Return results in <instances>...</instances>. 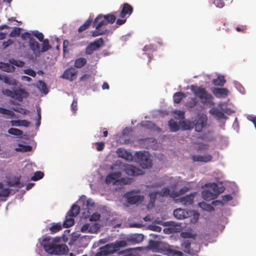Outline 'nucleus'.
I'll list each match as a JSON object with an SVG mask.
<instances>
[{
  "instance_id": "obj_57",
  "label": "nucleus",
  "mask_w": 256,
  "mask_h": 256,
  "mask_svg": "<svg viewBox=\"0 0 256 256\" xmlns=\"http://www.w3.org/2000/svg\"><path fill=\"white\" fill-rule=\"evenodd\" d=\"M4 96H6L8 97H10L12 98H14V90L12 91L11 90L6 89V90H3L2 92Z\"/></svg>"
},
{
  "instance_id": "obj_1",
  "label": "nucleus",
  "mask_w": 256,
  "mask_h": 256,
  "mask_svg": "<svg viewBox=\"0 0 256 256\" xmlns=\"http://www.w3.org/2000/svg\"><path fill=\"white\" fill-rule=\"evenodd\" d=\"M40 243L44 250L50 254H64L68 250V246L65 244H58L50 242V237L49 236H43Z\"/></svg>"
},
{
  "instance_id": "obj_13",
  "label": "nucleus",
  "mask_w": 256,
  "mask_h": 256,
  "mask_svg": "<svg viewBox=\"0 0 256 256\" xmlns=\"http://www.w3.org/2000/svg\"><path fill=\"white\" fill-rule=\"evenodd\" d=\"M77 73L78 71L75 68H69L64 72L62 78L72 82L76 78Z\"/></svg>"
},
{
  "instance_id": "obj_62",
  "label": "nucleus",
  "mask_w": 256,
  "mask_h": 256,
  "mask_svg": "<svg viewBox=\"0 0 256 256\" xmlns=\"http://www.w3.org/2000/svg\"><path fill=\"white\" fill-rule=\"evenodd\" d=\"M97 146L96 150L98 151H102L104 148V142H97L96 143Z\"/></svg>"
},
{
  "instance_id": "obj_17",
  "label": "nucleus",
  "mask_w": 256,
  "mask_h": 256,
  "mask_svg": "<svg viewBox=\"0 0 256 256\" xmlns=\"http://www.w3.org/2000/svg\"><path fill=\"white\" fill-rule=\"evenodd\" d=\"M196 194V192H193L190 194H187L185 196H182L180 198V202L182 204L185 206L192 204L194 203Z\"/></svg>"
},
{
  "instance_id": "obj_36",
  "label": "nucleus",
  "mask_w": 256,
  "mask_h": 256,
  "mask_svg": "<svg viewBox=\"0 0 256 256\" xmlns=\"http://www.w3.org/2000/svg\"><path fill=\"white\" fill-rule=\"evenodd\" d=\"M92 20H90V18L87 20L84 24L79 27L78 28V32H82L83 31L87 30L92 24Z\"/></svg>"
},
{
  "instance_id": "obj_19",
  "label": "nucleus",
  "mask_w": 256,
  "mask_h": 256,
  "mask_svg": "<svg viewBox=\"0 0 256 256\" xmlns=\"http://www.w3.org/2000/svg\"><path fill=\"white\" fill-rule=\"evenodd\" d=\"M174 216L178 220H182L189 216V212L185 210L179 208L174 211Z\"/></svg>"
},
{
  "instance_id": "obj_16",
  "label": "nucleus",
  "mask_w": 256,
  "mask_h": 256,
  "mask_svg": "<svg viewBox=\"0 0 256 256\" xmlns=\"http://www.w3.org/2000/svg\"><path fill=\"white\" fill-rule=\"evenodd\" d=\"M106 24H108L106 19L102 14L98 15L93 22V26L95 27L96 30H98L102 26Z\"/></svg>"
},
{
  "instance_id": "obj_42",
  "label": "nucleus",
  "mask_w": 256,
  "mask_h": 256,
  "mask_svg": "<svg viewBox=\"0 0 256 256\" xmlns=\"http://www.w3.org/2000/svg\"><path fill=\"white\" fill-rule=\"evenodd\" d=\"M8 62L12 66H16L20 68L23 67L25 64L24 62L20 60H16L14 58L10 59Z\"/></svg>"
},
{
  "instance_id": "obj_59",
  "label": "nucleus",
  "mask_w": 256,
  "mask_h": 256,
  "mask_svg": "<svg viewBox=\"0 0 256 256\" xmlns=\"http://www.w3.org/2000/svg\"><path fill=\"white\" fill-rule=\"evenodd\" d=\"M158 194V192H150L148 194L150 198V201L152 204H154L155 202Z\"/></svg>"
},
{
  "instance_id": "obj_2",
  "label": "nucleus",
  "mask_w": 256,
  "mask_h": 256,
  "mask_svg": "<svg viewBox=\"0 0 256 256\" xmlns=\"http://www.w3.org/2000/svg\"><path fill=\"white\" fill-rule=\"evenodd\" d=\"M190 89L194 94L200 98L202 104H206L210 103L212 101V94L208 93L204 88L192 86Z\"/></svg>"
},
{
  "instance_id": "obj_43",
  "label": "nucleus",
  "mask_w": 256,
  "mask_h": 256,
  "mask_svg": "<svg viewBox=\"0 0 256 256\" xmlns=\"http://www.w3.org/2000/svg\"><path fill=\"white\" fill-rule=\"evenodd\" d=\"M158 245L159 241L150 240L149 242V247L154 252H158Z\"/></svg>"
},
{
  "instance_id": "obj_22",
  "label": "nucleus",
  "mask_w": 256,
  "mask_h": 256,
  "mask_svg": "<svg viewBox=\"0 0 256 256\" xmlns=\"http://www.w3.org/2000/svg\"><path fill=\"white\" fill-rule=\"evenodd\" d=\"M116 153L120 158L128 160H132L131 154L123 148H118L116 150Z\"/></svg>"
},
{
  "instance_id": "obj_12",
  "label": "nucleus",
  "mask_w": 256,
  "mask_h": 256,
  "mask_svg": "<svg viewBox=\"0 0 256 256\" xmlns=\"http://www.w3.org/2000/svg\"><path fill=\"white\" fill-rule=\"evenodd\" d=\"M14 98L13 99L17 100L20 102L23 100L24 98H27L29 94L24 89L20 88L16 89L14 90Z\"/></svg>"
},
{
  "instance_id": "obj_9",
  "label": "nucleus",
  "mask_w": 256,
  "mask_h": 256,
  "mask_svg": "<svg viewBox=\"0 0 256 256\" xmlns=\"http://www.w3.org/2000/svg\"><path fill=\"white\" fill-rule=\"evenodd\" d=\"M104 45V39L102 38L96 39L92 42H91L86 48L85 52L86 54H91L94 51L98 50Z\"/></svg>"
},
{
  "instance_id": "obj_8",
  "label": "nucleus",
  "mask_w": 256,
  "mask_h": 256,
  "mask_svg": "<svg viewBox=\"0 0 256 256\" xmlns=\"http://www.w3.org/2000/svg\"><path fill=\"white\" fill-rule=\"evenodd\" d=\"M207 116L203 114H199L197 116L193 122V126L195 130L198 132H200L202 130L207 124Z\"/></svg>"
},
{
  "instance_id": "obj_35",
  "label": "nucleus",
  "mask_w": 256,
  "mask_h": 256,
  "mask_svg": "<svg viewBox=\"0 0 256 256\" xmlns=\"http://www.w3.org/2000/svg\"><path fill=\"white\" fill-rule=\"evenodd\" d=\"M209 112L210 114L216 116L219 118H222L225 117L224 114L222 112L220 111L218 109L216 108H211L209 110Z\"/></svg>"
},
{
  "instance_id": "obj_26",
  "label": "nucleus",
  "mask_w": 256,
  "mask_h": 256,
  "mask_svg": "<svg viewBox=\"0 0 256 256\" xmlns=\"http://www.w3.org/2000/svg\"><path fill=\"white\" fill-rule=\"evenodd\" d=\"M0 68L3 71L8 72H13L15 70V68L14 66L10 63L8 64L2 62H0Z\"/></svg>"
},
{
  "instance_id": "obj_7",
  "label": "nucleus",
  "mask_w": 256,
  "mask_h": 256,
  "mask_svg": "<svg viewBox=\"0 0 256 256\" xmlns=\"http://www.w3.org/2000/svg\"><path fill=\"white\" fill-rule=\"evenodd\" d=\"M136 157L142 168H149L152 166V162L146 152L144 151L137 152Z\"/></svg>"
},
{
  "instance_id": "obj_54",
  "label": "nucleus",
  "mask_w": 256,
  "mask_h": 256,
  "mask_svg": "<svg viewBox=\"0 0 256 256\" xmlns=\"http://www.w3.org/2000/svg\"><path fill=\"white\" fill-rule=\"evenodd\" d=\"M170 190L167 188H162L159 193L162 196H168L170 195Z\"/></svg>"
},
{
  "instance_id": "obj_61",
  "label": "nucleus",
  "mask_w": 256,
  "mask_h": 256,
  "mask_svg": "<svg viewBox=\"0 0 256 256\" xmlns=\"http://www.w3.org/2000/svg\"><path fill=\"white\" fill-rule=\"evenodd\" d=\"M34 36L38 38L40 42L43 41L44 40V35L42 32H36L34 34Z\"/></svg>"
},
{
  "instance_id": "obj_21",
  "label": "nucleus",
  "mask_w": 256,
  "mask_h": 256,
  "mask_svg": "<svg viewBox=\"0 0 256 256\" xmlns=\"http://www.w3.org/2000/svg\"><path fill=\"white\" fill-rule=\"evenodd\" d=\"M128 202L130 204H138L144 200V196L140 195H129L127 196Z\"/></svg>"
},
{
  "instance_id": "obj_15",
  "label": "nucleus",
  "mask_w": 256,
  "mask_h": 256,
  "mask_svg": "<svg viewBox=\"0 0 256 256\" xmlns=\"http://www.w3.org/2000/svg\"><path fill=\"white\" fill-rule=\"evenodd\" d=\"M192 159L193 162H208L212 161V156L210 154L202 155H193L192 156Z\"/></svg>"
},
{
  "instance_id": "obj_37",
  "label": "nucleus",
  "mask_w": 256,
  "mask_h": 256,
  "mask_svg": "<svg viewBox=\"0 0 256 256\" xmlns=\"http://www.w3.org/2000/svg\"><path fill=\"white\" fill-rule=\"evenodd\" d=\"M37 88L44 94H47L48 90L46 84L42 80H39L37 84Z\"/></svg>"
},
{
  "instance_id": "obj_29",
  "label": "nucleus",
  "mask_w": 256,
  "mask_h": 256,
  "mask_svg": "<svg viewBox=\"0 0 256 256\" xmlns=\"http://www.w3.org/2000/svg\"><path fill=\"white\" fill-rule=\"evenodd\" d=\"M80 210V207L76 204H74L67 214L70 216V217H76L78 214Z\"/></svg>"
},
{
  "instance_id": "obj_56",
  "label": "nucleus",
  "mask_w": 256,
  "mask_h": 256,
  "mask_svg": "<svg viewBox=\"0 0 256 256\" xmlns=\"http://www.w3.org/2000/svg\"><path fill=\"white\" fill-rule=\"evenodd\" d=\"M71 110L74 114H75L78 110V100L74 98L71 104Z\"/></svg>"
},
{
  "instance_id": "obj_25",
  "label": "nucleus",
  "mask_w": 256,
  "mask_h": 256,
  "mask_svg": "<svg viewBox=\"0 0 256 256\" xmlns=\"http://www.w3.org/2000/svg\"><path fill=\"white\" fill-rule=\"evenodd\" d=\"M118 256H138V254L134 248H128L118 252Z\"/></svg>"
},
{
  "instance_id": "obj_39",
  "label": "nucleus",
  "mask_w": 256,
  "mask_h": 256,
  "mask_svg": "<svg viewBox=\"0 0 256 256\" xmlns=\"http://www.w3.org/2000/svg\"><path fill=\"white\" fill-rule=\"evenodd\" d=\"M62 226L60 224L57 223L52 224L49 228V230L50 232V233L52 234H53L59 232L60 230H62Z\"/></svg>"
},
{
  "instance_id": "obj_41",
  "label": "nucleus",
  "mask_w": 256,
  "mask_h": 256,
  "mask_svg": "<svg viewBox=\"0 0 256 256\" xmlns=\"http://www.w3.org/2000/svg\"><path fill=\"white\" fill-rule=\"evenodd\" d=\"M168 124L170 131L172 132H176L179 130L180 128L178 125V124L177 122H174V120H169Z\"/></svg>"
},
{
  "instance_id": "obj_48",
  "label": "nucleus",
  "mask_w": 256,
  "mask_h": 256,
  "mask_svg": "<svg viewBox=\"0 0 256 256\" xmlns=\"http://www.w3.org/2000/svg\"><path fill=\"white\" fill-rule=\"evenodd\" d=\"M44 174L40 171H37L34 174V175L31 178V180L36 181L44 177Z\"/></svg>"
},
{
  "instance_id": "obj_64",
  "label": "nucleus",
  "mask_w": 256,
  "mask_h": 256,
  "mask_svg": "<svg viewBox=\"0 0 256 256\" xmlns=\"http://www.w3.org/2000/svg\"><path fill=\"white\" fill-rule=\"evenodd\" d=\"M90 224H86L82 226L80 230L82 232L89 233Z\"/></svg>"
},
{
  "instance_id": "obj_63",
  "label": "nucleus",
  "mask_w": 256,
  "mask_h": 256,
  "mask_svg": "<svg viewBox=\"0 0 256 256\" xmlns=\"http://www.w3.org/2000/svg\"><path fill=\"white\" fill-rule=\"evenodd\" d=\"M69 42L67 40H65L63 42V52L64 54H65L66 53L68 52V45Z\"/></svg>"
},
{
  "instance_id": "obj_30",
  "label": "nucleus",
  "mask_w": 256,
  "mask_h": 256,
  "mask_svg": "<svg viewBox=\"0 0 256 256\" xmlns=\"http://www.w3.org/2000/svg\"><path fill=\"white\" fill-rule=\"evenodd\" d=\"M111 244L114 247V252H116L119 248L126 246L128 243L126 240L117 241L114 243H112Z\"/></svg>"
},
{
  "instance_id": "obj_10",
  "label": "nucleus",
  "mask_w": 256,
  "mask_h": 256,
  "mask_svg": "<svg viewBox=\"0 0 256 256\" xmlns=\"http://www.w3.org/2000/svg\"><path fill=\"white\" fill-rule=\"evenodd\" d=\"M124 171L128 176H138L143 174L142 171L131 164L124 165Z\"/></svg>"
},
{
  "instance_id": "obj_33",
  "label": "nucleus",
  "mask_w": 256,
  "mask_h": 256,
  "mask_svg": "<svg viewBox=\"0 0 256 256\" xmlns=\"http://www.w3.org/2000/svg\"><path fill=\"white\" fill-rule=\"evenodd\" d=\"M184 97H186L184 93L182 92H176L173 96L174 102V103L179 104Z\"/></svg>"
},
{
  "instance_id": "obj_14",
  "label": "nucleus",
  "mask_w": 256,
  "mask_h": 256,
  "mask_svg": "<svg viewBox=\"0 0 256 256\" xmlns=\"http://www.w3.org/2000/svg\"><path fill=\"white\" fill-rule=\"evenodd\" d=\"M144 240V236L142 234H132L127 238V241L129 244H139Z\"/></svg>"
},
{
  "instance_id": "obj_47",
  "label": "nucleus",
  "mask_w": 256,
  "mask_h": 256,
  "mask_svg": "<svg viewBox=\"0 0 256 256\" xmlns=\"http://www.w3.org/2000/svg\"><path fill=\"white\" fill-rule=\"evenodd\" d=\"M200 206L204 210L210 212L214 210V208L210 204H208L205 202H202L200 204Z\"/></svg>"
},
{
  "instance_id": "obj_46",
  "label": "nucleus",
  "mask_w": 256,
  "mask_h": 256,
  "mask_svg": "<svg viewBox=\"0 0 256 256\" xmlns=\"http://www.w3.org/2000/svg\"><path fill=\"white\" fill-rule=\"evenodd\" d=\"M100 228L99 224L95 223L92 224H90L89 233L94 234L96 233Z\"/></svg>"
},
{
  "instance_id": "obj_27",
  "label": "nucleus",
  "mask_w": 256,
  "mask_h": 256,
  "mask_svg": "<svg viewBox=\"0 0 256 256\" xmlns=\"http://www.w3.org/2000/svg\"><path fill=\"white\" fill-rule=\"evenodd\" d=\"M10 122L12 126L28 127L30 124V122L26 120H12Z\"/></svg>"
},
{
  "instance_id": "obj_44",
  "label": "nucleus",
  "mask_w": 256,
  "mask_h": 256,
  "mask_svg": "<svg viewBox=\"0 0 256 256\" xmlns=\"http://www.w3.org/2000/svg\"><path fill=\"white\" fill-rule=\"evenodd\" d=\"M42 42V48L40 50V52H44L50 50L51 46L49 44V41L48 39H45Z\"/></svg>"
},
{
  "instance_id": "obj_40",
  "label": "nucleus",
  "mask_w": 256,
  "mask_h": 256,
  "mask_svg": "<svg viewBox=\"0 0 256 256\" xmlns=\"http://www.w3.org/2000/svg\"><path fill=\"white\" fill-rule=\"evenodd\" d=\"M197 103L196 98H190L186 102V106L187 108H192L196 105Z\"/></svg>"
},
{
  "instance_id": "obj_60",
  "label": "nucleus",
  "mask_w": 256,
  "mask_h": 256,
  "mask_svg": "<svg viewBox=\"0 0 256 256\" xmlns=\"http://www.w3.org/2000/svg\"><path fill=\"white\" fill-rule=\"evenodd\" d=\"M101 217L100 214L96 212L93 214L90 218V221H97Z\"/></svg>"
},
{
  "instance_id": "obj_50",
  "label": "nucleus",
  "mask_w": 256,
  "mask_h": 256,
  "mask_svg": "<svg viewBox=\"0 0 256 256\" xmlns=\"http://www.w3.org/2000/svg\"><path fill=\"white\" fill-rule=\"evenodd\" d=\"M141 126L148 129H154V124L150 121H144L141 123Z\"/></svg>"
},
{
  "instance_id": "obj_58",
  "label": "nucleus",
  "mask_w": 256,
  "mask_h": 256,
  "mask_svg": "<svg viewBox=\"0 0 256 256\" xmlns=\"http://www.w3.org/2000/svg\"><path fill=\"white\" fill-rule=\"evenodd\" d=\"M24 73L32 77L36 76V72L31 68L24 70Z\"/></svg>"
},
{
  "instance_id": "obj_28",
  "label": "nucleus",
  "mask_w": 256,
  "mask_h": 256,
  "mask_svg": "<svg viewBox=\"0 0 256 256\" xmlns=\"http://www.w3.org/2000/svg\"><path fill=\"white\" fill-rule=\"evenodd\" d=\"M74 224V217H70V216L66 214L65 220L64 221L62 226L65 228H68Z\"/></svg>"
},
{
  "instance_id": "obj_20",
  "label": "nucleus",
  "mask_w": 256,
  "mask_h": 256,
  "mask_svg": "<svg viewBox=\"0 0 256 256\" xmlns=\"http://www.w3.org/2000/svg\"><path fill=\"white\" fill-rule=\"evenodd\" d=\"M213 94L218 98H226L228 95V90L226 88H214Z\"/></svg>"
},
{
  "instance_id": "obj_3",
  "label": "nucleus",
  "mask_w": 256,
  "mask_h": 256,
  "mask_svg": "<svg viewBox=\"0 0 256 256\" xmlns=\"http://www.w3.org/2000/svg\"><path fill=\"white\" fill-rule=\"evenodd\" d=\"M122 176L120 172H112L108 174L105 180V182L106 184H110L113 182L114 184L116 182L122 183L124 184H130L132 182V179L130 178H121L119 179Z\"/></svg>"
},
{
  "instance_id": "obj_23",
  "label": "nucleus",
  "mask_w": 256,
  "mask_h": 256,
  "mask_svg": "<svg viewBox=\"0 0 256 256\" xmlns=\"http://www.w3.org/2000/svg\"><path fill=\"white\" fill-rule=\"evenodd\" d=\"M8 185L10 187L16 186L18 188H22L24 186V184L20 182V178L19 177H14L10 180L8 181Z\"/></svg>"
},
{
  "instance_id": "obj_6",
  "label": "nucleus",
  "mask_w": 256,
  "mask_h": 256,
  "mask_svg": "<svg viewBox=\"0 0 256 256\" xmlns=\"http://www.w3.org/2000/svg\"><path fill=\"white\" fill-rule=\"evenodd\" d=\"M212 186L214 192H210L209 190H205L202 192L203 198L207 201L216 198L217 195L222 192L224 190L223 187L220 188V190H219L218 185L216 183H214Z\"/></svg>"
},
{
  "instance_id": "obj_24",
  "label": "nucleus",
  "mask_w": 256,
  "mask_h": 256,
  "mask_svg": "<svg viewBox=\"0 0 256 256\" xmlns=\"http://www.w3.org/2000/svg\"><path fill=\"white\" fill-rule=\"evenodd\" d=\"M30 47L34 53L40 52V46L38 42L34 38H30L29 42Z\"/></svg>"
},
{
  "instance_id": "obj_51",
  "label": "nucleus",
  "mask_w": 256,
  "mask_h": 256,
  "mask_svg": "<svg viewBox=\"0 0 256 256\" xmlns=\"http://www.w3.org/2000/svg\"><path fill=\"white\" fill-rule=\"evenodd\" d=\"M10 190L8 188H4L0 191V198H6L9 196Z\"/></svg>"
},
{
  "instance_id": "obj_34",
  "label": "nucleus",
  "mask_w": 256,
  "mask_h": 256,
  "mask_svg": "<svg viewBox=\"0 0 256 256\" xmlns=\"http://www.w3.org/2000/svg\"><path fill=\"white\" fill-rule=\"evenodd\" d=\"M168 247L169 246L167 244L162 242H159L158 252L160 253L168 252V250H170L168 248Z\"/></svg>"
},
{
  "instance_id": "obj_32",
  "label": "nucleus",
  "mask_w": 256,
  "mask_h": 256,
  "mask_svg": "<svg viewBox=\"0 0 256 256\" xmlns=\"http://www.w3.org/2000/svg\"><path fill=\"white\" fill-rule=\"evenodd\" d=\"M212 82L216 86H223L226 83V80L223 76H219L216 78L213 79Z\"/></svg>"
},
{
  "instance_id": "obj_55",
  "label": "nucleus",
  "mask_w": 256,
  "mask_h": 256,
  "mask_svg": "<svg viewBox=\"0 0 256 256\" xmlns=\"http://www.w3.org/2000/svg\"><path fill=\"white\" fill-rule=\"evenodd\" d=\"M12 109L14 111L18 112V113H20L21 114H27L28 112V111L27 110L24 109L22 108H20V107L12 108Z\"/></svg>"
},
{
  "instance_id": "obj_31",
  "label": "nucleus",
  "mask_w": 256,
  "mask_h": 256,
  "mask_svg": "<svg viewBox=\"0 0 256 256\" xmlns=\"http://www.w3.org/2000/svg\"><path fill=\"white\" fill-rule=\"evenodd\" d=\"M87 60L84 58H80L75 60L74 66L76 68H82L86 64Z\"/></svg>"
},
{
  "instance_id": "obj_53",
  "label": "nucleus",
  "mask_w": 256,
  "mask_h": 256,
  "mask_svg": "<svg viewBox=\"0 0 256 256\" xmlns=\"http://www.w3.org/2000/svg\"><path fill=\"white\" fill-rule=\"evenodd\" d=\"M20 28H14L13 30L10 34V37H16L18 36L20 34Z\"/></svg>"
},
{
  "instance_id": "obj_18",
  "label": "nucleus",
  "mask_w": 256,
  "mask_h": 256,
  "mask_svg": "<svg viewBox=\"0 0 256 256\" xmlns=\"http://www.w3.org/2000/svg\"><path fill=\"white\" fill-rule=\"evenodd\" d=\"M0 80L8 86H17L18 82L10 76L6 74H0Z\"/></svg>"
},
{
  "instance_id": "obj_52",
  "label": "nucleus",
  "mask_w": 256,
  "mask_h": 256,
  "mask_svg": "<svg viewBox=\"0 0 256 256\" xmlns=\"http://www.w3.org/2000/svg\"><path fill=\"white\" fill-rule=\"evenodd\" d=\"M107 31V30H100L99 29L96 30L92 31V36L93 37H96L104 35L106 33Z\"/></svg>"
},
{
  "instance_id": "obj_11",
  "label": "nucleus",
  "mask_w": 256,
  "mask_h": 256,
  "mask_svg": "<svg viewBox=\"0 0 256 256\" xmlns=\"http://www.w3.org/2000/svg\"><path fill=\"white\" fill-rule=\"evenodd\" d=\"M115 252L112 244H108L104 246L100 247L98 251L96 253V256H106Z\"/></svg>"
},
{
  "instance_id": "obj_45",
  "label": "nucleus",
  "mask_w": 256,
  "mask_h": 256,
  "mask_svg": "<svg viewBox=\"0 0 256 256\" xmlns=\"http://www.w3.org/2000/svg\"><path fill=\"white\" fill-rule=\"evenodd\" d=\"M8 133L12 135L20 136L22 134L23 132L18 128H10L8 130Z\"/></svg>"
},
{
  "instance_id": "obj_5",
  "label": "nucleus",
  "mask_w": 256,
  "mask_h": 256,
  "mask_svg": "<svg viewBox=\"0 0 256 256\" xmlns=\"http://www.w3.org/2000/svg\"><path fill=\"white\" fill-rule=\"evenodd\" d=\"M133 12L132 6L128 3H124L122 6V10L120 14L121 18H118L116 21V24L118 25L124 24L126 20V18H128Z\"/></svg>"
},
{
  "instance_id": "obj_38",
  "label": "nucleus",
  "mask_w": 256,
  "mask_h": 256,
  "mask_svg": "<svg viewBox=\"0 0 256 256\" xmlns=\"http://www.w3.org/2000/svg\"><path fill=\"white\" fill-rule=\"evenodd\" d=\"M32 150V147L28 145H24L22 144H19L18 148H16V152H30Z\"/></svg>"
},
{
  "instance_id": "obj_49",
  "label": "nucleus",
  "mask_w": 256,
  "mask_h": 256,
  "mask_svg": "<svg viewBox=\"0 0 256 256\" xmlns=\"http://www.w3.org/2000/svg\"><path fill=\"white\" fill-rule=\"evenodd\" d=\"M106 19V22L108 24H113L116 20V16L113 14H108L104 16Z\"/></svg>"
},
{
  "instance_id": "obj_4",
  "label": "nucleus",
  "mask_w": 256,
  "mask_h": 256,
  "mask_svg": "<svg viewBox=\"0 0 256 256\" xmlns=\"http://www.w3.org/2000/svg\"><path fill=\"white\" fill-rule=\"evenodd\" d=\"M182 250L185 252L194 255L199 252V244L189 240H184L181 244Z\"/></svg>"
}]
</instances>
